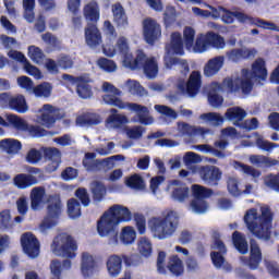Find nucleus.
<instances>
[{"label": "nucleus", "instance_id": "obj_1", "mask_svg": "<svg viewBox=\"0 0 279 279\" xmlns=\"http://www.w3.org/2000/svg\"><path fill=\"white\" fill-rule=\"evenodd\" d=\"M132 221L130 208L116 204L111 206L97 222V230L100 236H119V223Z\"/></svg>", "mask_w": 279, "mask_h": 279}, {"label": "nucleus", "instance_id": "obj_2", "mask_svg": "<svg viewBox=\"0 0 279 279\" xmlns=\"http://www.w3.org/2000/svg\"><path fill=\"white\" fill-rule=\"evenodd\" d=\"M102 90L104 93H111L102 96V101H105L107 106H114L120 110L129 108V110H132L133 112H138V122L142 125H151V123H154V118L149 117V108L136 102H123V100L119 98L121 97V90L111 83L105 82L102 84Z\"/></svg>", "mask_w": 279, "mask_h": 279}, {"label": "nucleus", "instance_id": "obj_3", "mask_svg": "<svg viewBox=\"0 0 279 279\" xmlns=\"http://www.w3.org/2000/svg\"><path fill=\"white\" fill-rule=\"evenodd\" d=\"M262 215L258 216V209L251 208L244 215V223L247 230L257 239L269 241L271 239V223L274 221V214L269 207H262Z\"/></svg>", "mask_w": 279, "mask_h": 279}, {"label": "nucleus", "instance_id": "obj_4", "mask_svg": "<svg viewBox=\"0 0 279 279\" xmlns=\"http://www.w3.org/2000/svg\"><path fill=\"white\" fill-rule=\"evenodd\" d=\"M220 19L222 23H226V25H232L235 19L238 23H241V25H245L248 23V25H254L255 27H259L262 29H268L269 32H279L278 24L263 20L260 17L247 15L245 12L241 11H230V9L225 8L222 9V15Z\"/></svg>", "mask_w": 279, "mask_h": 279}, {"label": "nucleus", "instance_id": "obj_5", "mask_svg": "<svg viewBox=\"0 0 279 279\" xmlns=\"http://www.w3.org/2000/svg\"><path fill=\"white\" fill-rule=\"evenodd\" d=\"M180 218L175 211H169L165 218L153 217L148 220V228L156 239L162 240L172 236L178 230Z\"/></svg>", "mask_w": 279, "mask_h": 279}, {"label": "nucleus", "instance_id": "obj_6", "mask_svg": "<svg viewBox=\"0 0 279 279\" xmlns=\"http://www.w3.org/2000/svg\"><path fill=\"white\" fill-rule=\"evenodd\" d=\"M46 204L47 217L39 226V230L41 232H47V230H51V228H56V226H58V219H60L62 215V209L64 208V204L62 203V196H60V194L48 195Z\"/></svg>", "mask_w": 279, "mask_h": 279}, {"label": "nucleus", "instance_id": "obj_7", "mask_svg": "<svg viewBox=\"0 0 279 279\" xmlns=\"http://www.w3.org/2000/svg\"><path fill=\"white\" fill-rule=\"evenodd\" d=\"M51 251L56 256L63 258H75L77 254V242L69 233H59L52 241Z\"/></svg>", "mask_w": 279, "mask_h": 279}, {"label": "nucleus", "instance_id": "obj_8", "mask_svg": "<svg viewBox=\"0 0 279 279\" xmlns=\"http://www.w3.org/2000/svg\"><path fill=\"white\" fill-rule=\"evenodd\" d=\"M116 49L120 56L123 57V66H125V69H131V71H136L138 62L145 60V52H143V50H138L134 59V56L130 52V44H128V38L125 37H120L117 40Z\"/></svg>", "mask_w": 279, "mask_h": 279}, {"label": "nucleus", "instance_id": "obj_9", "mask_svg": "<svg viewBox=\"0 0 279 279\" xmlns=\"http://www.w3.org/2000/svg\"><path fill=\"white\" fill-rule=\"evenodd\" d=\"M213 190L204 186L194 184L192 186V194L194 199L191 202L190 206L197 215H204L208 210V197H213Z\"/></svg>", "mask_w": 279, "mask_h": 279}, {"label": "nucleus", "instance_id": "obj_10", "mask_svg": "<svg viewBox=\"0 0 279 279\" xmlns=\"http://www.w3.org/2000/svg\"><path fill=\"white\" fill-rule=\"evenodd\" d=\"M208 47L223 49V47H226V40L223 37H221V35L214 32H208L206 35H198L194 44L195 53H204Z\"/></svg>", "mask_w": 279, "mask_h": 279}, {"label": "nucleus", "instance_id": "obj_11", "mask_svg": "<svg viewBox=\"0 0 279 279\" xmlns=\"http://www.w3.org/2000/svg\"><path fill=\"white\" fill-rule=\"evenodd\" d=\"M8 122L10 125H13L15 130H19V132H26V134L32 138H43V136H47V134H49V131L38 125L28 124L16 114L8 116Z\"/></svg>", "mask_w": 279, "mask_h": 279}, {"label": "nucleus", "instance_id": "obj_12", "mask_svg": "<svg viewBox=\"0 0 279 279\" xmlns=\"http://www.w3.org/2000/svg\"><path fill=\"white\" fill-rule=\"evenodd\" d=\"M62 80L76 86V93L81 99H90L93 97V87L84 76H73L71 74H62Z\"/></svg>", "mask_w": 279, "mask_h": 279}, {"label": "nucleus", "instance_id": "obj_13", "mask_svg": "<svg viewBox=\"0 0 279 279\" xmlns=\"http://www.w3.org/2000/svg\"><path fill=\"white\" fill-rule=\"evenodd\" d=\"M243 77H252L255 82H266L267 81V63L265 59L258 58L252 64V70L243 69L242 70Z\"/></svg>", "mask_w": 279, "mask_h": 279}, {"label": "nucleus", "instance_id": "obj_14", "mask_svg": "<svg viewBox=\"0 0 279 279\" xmlns=\"http://www.w3.org/2000/svg\"><path fill=\"white\" fill-rule=\"evenodd\" d=\"M8 57L11 58V60H15V62H20L21 64H23V69L27 73V75L35 77V80L43 78V72H40V69L33 65L29 62V60H27V57H25V54H23V52H21L19 50H10L8 52Z\"/></svg>", "mask_w": 279, "mask_h": 279}, {"label": "nucleus", "instance_id": "obj_15", "mask_svg": "<svg viewBox=\"0 0 279 279\" xmlns=\"http://www.w3.org/2000/svg\"><path fill=\"white\" fill-rule=\"evenodd\" d=\"M21 245L24 254H26L28 258H38L40 254V242L36 235L29 232L23 233L21 236Z\"/></svg>", "mask_w": 279, "mask_h": 279}, {"label": "nucleus", "instance_id": "obj_16", "mask_svg": "<svg viewBox=\"0 0 279 279\" xmlns=\"http://www.w3.org/2000/svg\"><path fill=\"white\" fill-rule=\"evenodd\" d=\"M97 158V154L95 153H86L85 154V159L83 160V167L86 168V171H101V167H104V165L106 167H108L110 165L111 160H121V158H123L122 155H116L106 159H96ZM92 160V161H90Z\"/></svg>", "mask_w": 279, "mask_h": 279}, {"label": "nucleus", "instance_id": "obj_17", "mask_svg": "<svg viewBox=\"0 0 279 279\" xmlns=\"http://www.w3.org/2000/svg\"><path fill=\"white\" fill-rule=\"evenodd\" d=\"M144 39L147 45H154L162 36V27L151 17L143 21Z\"/></svg>", "mask_w": 279, "mask_h": 279}, {"label": "nucleus", "instance_id": "obj_18", "mask_svg": "<svg viewBox=\"0 0 279 279\" xmlns=\"http://www.w3.org/2000/svg\"><path fill=\"white\" fill-rule=\"evenodd\" d=\"M198 174L208 186H218L223 172L216 166H203L198 170Z\"/></svg>", "mask_w": 279, "mask_h": 279}, {"label": "nucleus", "instance_id": "obj_19", "mask_svg": "<svg viewBox=\"0 0 279 279\" xmlns=\"http://www.w3.org/2000/svg\"><path fill=\"white\" fill-rule=\"evenodd\" d=\"M85 43L90 49L101 47L104 37L101 36V31H99L97 24H87V27L85 28Z\"/></svg>", "mask_w": 279, "mask_h": 279}, {"label": "nucleus", "instance_id": "obj_20", "mask_svg": "<svg viewBox=\"0 0 279 279\" xmlns=\"http://www.w3.org/2000/svg\"><path fill=\"white\" fill-rule=\"evenodd\" d=\"M136 69H143L146 77L154 80L158 75V61L155 57L147 58L144 53V59L137 63Z\"/></svg>", "mask_w": 279, "mask_h": 279}, {"label": "nucleus", "instance_id": "obj_21", "mask_svg": "<svg viewBox=\"0 0 279 279\" xmlns=\"http://www.w3.org/2000/svg\"><path fill=\"white\" fill-rule=\"evenodd\" d=\"M226 56L230 62H241L242 60L254 58L256 56V49L233 48L227 51Z\"/></svg>", "mask_w": 279, "mask_h": 279}, {"label": "nucleus", "instance_id": "obj_22", "mask_svg": "<svg viewBox=\"0 0 279 279\" xmlns=\"http://www.w3.org/2000/svg\"><path fill=\"white\" fill-rule=\"evenodd\" d=\"M223 62H226L225 56H218L209 59L204 66L205 77H213L217 75L223 69Z\"/></svg>", "mask_w": 279, "mask_h": 279}, {"label": "nucleus", "instance_id": "obj_23", "mask_svg": "<svg viewBox=\"0 0 279 279\" xmlns=\"http://www.w3.org/2000/svg\"><path fill=\"white\" fill-rule=\"evenodd\" d=\"M202 88V73L199 71H192L185 85V90L189 97H195Z\"/></svg>", "mask_w": 279, "mask_h": 279}, {"label": "nucleus", "instance_id": "obj_24", "mask_svg": "<svg viewBox=\"0 0 279 279\" xmlns=\"http://www.w3.org/2000/svg\"><path fill=\"white\" fill-rule=\"evenodd\" d=\"M263 260V252H260V246L256 243V241H251V253L250 257L245 263L248 269L256 270Z\"/></svg>", "mask_w": 279, "mask_h": 279}, {"label": "nucleus", "instance_id": "obj_25", "mask_svg": "<svg viewBox=\"0 0 279 279\" xmlns=\"http://www.w3.org/2000/svg\"><path fill=\"white\" fill-rule=\"evenodd\" d=\"M83 15L85 21L96 25L99 22L101 13L99 11V4L96 1L88 2L83 8Z\"/></svg>", "mask_w": 279, "mask_h": 279}, {"label": "nucleus", "instance_id": "obj_26", "mask_svg": "<svg viewBox=\"0 0 279 279\" xmlns=\"http://www.w3.org/2000/svg\"><path fill=\"white\" fill-rule=\"evenodd\" d=\"M169 186H178L172 190L171 197L174 202H184L189 199V186L180 180H171Z\"/></svg>", "mask_w": 279, "mask_h": 279}, {"label": "nucleus", "instance_id": "obj_27", "mask_svg": "<svg viewBox=\"0 0 279 279\" xmlns=\"http://www.w3.org/2000/svg\"><path fill=\"white\" fill-rule=\"evenodd\" d=\"M219 90H221V84L211 83L207 93L208 104L211 108H220V106H223V96L219 95Z\"/></svg>", "mask_w": 279, "mask_h": 279}, {"label": "nucleus", "instance_id": "obj_28", "mask_svg": "<svg viewBox=\"0 0 279 279\" xmlns=\"http://www.w3.org/2000/svg\"><path fill=\"white\" fill-rule=\"evenodd\" d=\"M111 10L113 14V21L117 27H128V25H130L128 21V14H125V9L123 8V4H121V2L112 4Z\"/></svg>", "mask_w": 279, "mask_h": 279}, {"label": "nucleus", "instance_id": "obj_29", "mask_svg": "<svg viewBox=\"0 0 279 279\" xmlns=\"http://www.w3.org/2000/svg\"><path fill=\"white\" fill-rule=\"evenodd\" d=\"M95 269H97V262H95V258L93 257V255L88 253H83L81 271L84 278H90V276L95 274Z\"/></svg>", "mask_w": 279, "mask_h": 279}, {"label": "nucleus", "instance_id": "obj_30", "mask_svg": "<svg viewBox=\"0 0 279 279\" xmlns=\"http://www.w3.org/2000/svg\"><path fill=\"white\" fill-rule=\"evenodd\" d=\"M13 183L16 189L25 190L38 184V179L32 174L20 173L13 178Z\"/></svg>", "mask_w": 279, "mask_h": 279}, {"label": "nucleus", "instance_id": "obj_31", "mask_svg": "<svg viewBox=\"0 0 279 279\" xmlns=\"http://www.w3.org/2000/svg\"><path fill=\"white\" fill-rule=\"evenodd\" d=\"M90 193H92L93 202L95 204H99V202H104V198L108 193V190L106 189V185L101 181H94L90 184Z\"/></svg>", "mask_w": 279, "mask_h": 279}, {"label": "nucleus", "instance_id": "obj_32", "mask_svg": "<svg viewBox=\"0 0 279 279\" xmlns=\"http://www.w3.org/2000/svg\"><path fill=\"white\" fill-rule=\"evenodd\" d=\"M123 267V259L118 255H111L107 259V269L111 278H117L121 274Z\"/></svg>", "mask_w": 279, "mask_h": 279}, {"label": "nucleus", "instance_id": "obj_33", "mask_svg": "<svg viewBox=\"0 0 279 279\" xmlns=\"http://www.w3.org/2000/svg\"><path fill=\"white\" fill-rule=\"evenodd\" d=\"M45 199V187L37 186L31 191V208L32 210H40Z\"/></svg>", "mask_w": 279, "mask_h": 279}, {"label": "nucleus", "instance_id": "obj_34", "mask_svg": "<svg viewBox=\"0 0 279 279\" xmlns=\"http://www.w3.org/2000/svg\"><path fill=\"white\" fill-rule=\"evenodd\" d=\"M9 107L11 110H15V112H19L20 114H25V112L29 109L27 101L25 100V96L23 95L11 97L9 99Z\"/></svg>", "mask_w": 279, "mask_h": 279}, {"label": "nucleus", "instance_id": "obj_35", "mask_svg": "<svg viewBox=\"0 0 279 279\" xmlns=\"http://www.w3.org/2000/svg\"><path fill=\"white\" fill-rule=\"evenodd\" d=\"M0 149L7 154H19V150L23 149V144L19 140L4 138L0 141Z\"/></svg>", "mask_w": 279, "mask_h": 279}, {"label": "nucleus", "instance_id": "obj_36", "mask_svg": "<svg viewBox=\"0 0 279 279\" xmlns=\"http://www.w3.org/2000/svg\"><path fill=\"white\" fill-rule=\"evenodd\" d=\"M170 51L175 56H184V40L182 34L174 32L171 34Z\"/></svg>", "mask_w": 279, "mask_h": 279}, {"label": "nucleus", "instance_id": "obj_37", "mask_svg": "<svg viewBox=\"0 0 279 279\" xmlns=\"http://www.w3.org/2000/svg\"><path fill=\"white\" fill-rule=\"evenodd\" d=\"M210 130L204 129L202 126H193L189 123L183 122L181 124V133L184 136H206Z\"/></svg>", "mask_w": 279, "mask_h": 279}, {"label": "nucleus", "instance_id": "obj_38", "mask_svg": "<svg viewBox=\"0 0 279 279\" xmlns=\"http://www.w3.org/2000/svg\"><path fill=\"white\" fill-rule=\"evenodd\" d=\"M232 241L235 250L240 254H247L250 246L247 245V240H245V236L239 231H234L232 233Z\"/></svg>", "mask_w": 279, "mask_h": 279}, {"label": "nucleus", "instance_id": "obj_39", "mask_svg": "<svg viewBox=\"0 0 279 279\" xmlns=\"http://www.w3.org/2000/svg\"><path fill=\"white\" fill-rule=\"evenodd\" d=\"M75 123L76 125H80V128H86V125H99L101 120H99V117L96 114L84 113L76 117Z\"/></svg>", "mask_w": 279, "mask_h": 279}, {"label": "nucleus", "instance_id": "obj_40", "mask_svg": "<svg viewBox=\"0 0 279 279\" xmlns=\"http://www.w3.org/2000/svg\"><path fill=\"white\" fill-rule=\"evenodd\" d=\"M168 269L173 276H182V274H184V265L182 264V259H180L178 255H172L168 264Z\"/></svg>", "mask_w": 279, "mask_h": 279}, {"label": "nucleus", "instance_id": "obj_41", "mask_svg": "<svg viewBox=\"0 0 279 279\" xmlns=\"http://www.w3.org/2000/svg\"><path fill=\"white\" fill-rule=\"evenodd\" d=\"M33 94L35 97H44L45 99L51 97L53 86L50 83L44 82L37 86H33Z\"/></svg>", "mask_w": 279, "mask_h": 279}, {"label": "nucleus", "instance_id": "obj_42", "mask_svg": "<svg viewBox=\"0 0 279 279\" xmlns=\"http://www.w3.org/2000/svg\"><path fill=\"white\" fill-rule=\"evenodd\" d=\"M68 215L71 219L82 217V204L77 198H70L68 201Z\"/></svg>", "mask_w": 279, "mask_h": 279}, {"label": "nucleus", "instance_id": "obj_43", "mask_svg": "<svg viewBox=\"0 0 279 279\" xmlns=\"http://www.w3.org/2000/svg\"><path fill=\"white\" fill-rule=\"evenodd\" d=\"M225 117H227L229 121H243V119L247 117V112L241 107H232L227 110Z\"/></svg>", "mask_w": 279, "mask_h": 279}, {"label": "nucleus", "instance_id": "obj_44", "mask_svg": "<svg viewBox=\"0 0 279 279\" xmlns=\"http://www.w3.org/2000/svg\"><path fill=\"white\" fill-rule=\"evenodd\" d=\"M24 19L27 23H34L36 14L34 8H36V0H23Z\"/></svg>", "mask_w": 279, "mask_h": 279}, {"label": "nucleus", "instance_id": "obj_45", "mask_svg": "<svg viewBox=\"0 0 279 279\" xmlns=\"http://www.w3.org/2000/svg\"><path fill=\"white\" fill-rule=\"evenodd\" d=\"M252 165H260L262 167H276L278 159H272L263 155H253L250 158Z\"/></svg>", "mask_w": 279, "mask_h": 279}, {"label": "nucleus", "instance_id": "obj_46", "mask_svg": "<svg viewBox=\"0 0 279 279\" xmlns=\"http://www.w3.org/2000/svg\"><path fill=\"white\" fill-rule=\"evenodd\" d=\"M126 185L129 189H134V191H145V179L141 174H133L126 180Z\"/></svg>", "mask_w": 279, "mask_h": 279}, {"label": "nucleus", "instance_id": "obj_47", "mask_svg": "<svg viewBox=\"0 0 279 279\" xmlns=\"http://www.w3.org/2000/svg\"><path fill=\"white\" fill-rule=\"evenodd\" d=\"M137 250L141 256H144V258H149V256H151V252H154V248L151 247V242L147 238H141L138 240Z\"/></svg>", "mask_w": 279, "mask_h": 279}, {"label": "nucleus", "instance_id": "obj_48", "mask_svg": "<svg viewBox=\"0 0 279 279\" xmlns=\"http://www.w3.org/2000/svg\"><path fill=\"white\" fill-rule=\"evenodd\" d=\"M183 43H184L185 49H193V45H195V28L191 26L184 27Z\"/></svg>", "mask_w": 279, "mask_h": 279}, {"label": "nucleus", "instance_id": "obj_49", "mask_svg": "<svg viewBox=\"0 0 279 279\" xmlns=\"http://www.w3.org/2000/svg\"><path fill=\"white\" fill-rule=\"evenodd\" d=\"M199 119H202V121H206L207 123H211V125H223V117L216 112L203 113L199 116Z\"/></svg>", "mask_w": 279, "mask_h": 279}, {"label": "nucleus", "instance_id": "obj_50", "mask_svg": "<svg viewBox=\"0 0 279 279\" xmlns=\"http://www.w3.org/2000/svg\"><path fill=\"white\" fill-rule=\"evenodd\" d=\"M97 66L106 73H114L117 71V62L104 57L97 60Z\"/></svg>", "mask_w": 279, "mask_h": 279}, {"label": "nucleus", "instance_id": "obj_51", "mask_svg": "<svg viewBox=\"0 0 279 279\" xmlns=\"http://www.w3.org/2000/svg\"><path fill=\"white\" fill-rule=\"evenodd\" d=\"M121 241L124 245H130L133 241H136V231L134 228L125 227L121 233Z\"/></svg>", "mask_w": 279, "mask_h": 279}, {"label": "nucleus", "instance_id": "obj_52", "mask_svg": "<svg viewBox=\"0 0 279 279\" xmlns=\"http://www.w3.org/2000/svg\"><path fill=\"white\" fill-rule=\"evenodd\" d=\"M28 57L35 62V64H40V62L45 60V52H43V49H40L39 47L29 46Z\"/></svg>", "mask_w": 279, "mask_h": 279}, {"label": "nucleus", "instance_id": "obj_53", "mask_svg": "<svg viewBox=\"0 0 279 279\" xmlns=\"http://www.w3.org/2000/svg\"><path fill=\"white\" fill-rule=\"evenodd\" d=\"M252 80H254L252 76H242L240 80L239 86L243 95H250L254 90V81Z\"/></svg>", "mask_w": 279, "mask_h": 279}, {"label": "nucleus", "instance_id": "obj_54", "mask_svg": "<svg viewBox=\"0 0 279 279\" xmlns=\"http://www.w3.org/2000/svg\"><path fill=\"white\" fill-rule=\"evenodd\" d=\"M57 62H58L59 69H62L63 71H68V69H73V64H75V62L73 61V58L64 53H61L57 58Z\"/></svg>", "mask_w": 279, "mask_h": 279}, {"label": "nucleus", "instance_id": "obj_55", "mask_svg": "<svg viewBox=\"0 0 279 279\" xmlns=\"http://www.w3.org/2000/svg\"><path fill=\"white\" fill-rule=\"evenodd\" d=\"M12 229V216L10 210L4 209L0 213V230H10Z\"/></svg>", "mask_w": 279, "mask_h": 279}, {"label": "nucleus", "instance_id": "obj_56", "mask_svg": "<svg viewBox=\"0 0 279 279\" xmlns=\"http://www.w3.org/2000/svg\"><path fill=\"white\" fill-rule=\"evenodd\" d=\"M129 82V90L132 93V95H138V97H143L144 95H147V90H145V87L141 85L138 81H128Z\"/></svg>", "mask_w": 279, "mask_h": 279}, {"label": "nucleus", "instance_id": "obj_57", "mask_svg": "<svg viewBox=\"0 0 279 279\" xmlns=\"http://www.w3.org/2000/svg\"><path fill=\"white\" fill-rule=\"evenodd\" d=\"M40 160H43V153H40V150L36 148H32L26 154V162H28L29 165H38Z\"/></svg>", "mask_w": 279, "mask_h": 279}, {"label": "nucleus", "instance_id": "obj_58", "mask_svg": "<svg viewBox=\"0 0 279 279\" xmlns=\"http://www.w3.org/2000/svg\"><path fill=\"white\" fill-rule=\"evenodd\" d=\"M75 197L80 199L83 206H90V196L88 195V191L86 190V187H78L75 191Z\"/></svg>", "mask_w": 279, "mask_h": 279}, {"label": "nucleus", "instance_id": "obj_59", "mask_svg": "<svg viewBox=\"0 0 279 279\" xmlns=\"http://www.w3.org/2000/svg\"><path fill=\"white\" fill-rule=\"evenodd\" d=\"M256 146L258 147V149H262L263 151H271L279 147V144L259 137L256 140Z\"/></svg>", "mask_w": 279, "mask_h": 279}, {"label": "nucleus", "instance_id": "obj_60", "mask_svg": "<svg viewBox=\"0 0 279 279\" xmlns=\"http://www.w3.org/2000/svg\"><path fill=\"white\" fill-rule=\"evenodd\" d=\"M155 110H157L159 114H163V117L178 119V112H175V110H173L171 107H167L165 105H155Z\"/></svg>", "mask_w": 279, "mask_h": 279}, {"label": "nucleus", "instance_id": "obj_61", "mask_svg": "<svg viewBox=\"0 0 279 279\" xmlns=\"http://www.w3.org/2000/svg\"><path fill=\"white\" fill-rule=\"evenodd\" d=\"M227 189L230 195H233L234 197H239V195H241V190L239 189V180L235 178L228 179Z\"/></svg>", "mask_w": 279, "mask_h": 279}, {"label": "nucleus", "instance_id": "obj_62", "mask_svg": "<svg viewBox=\"0 0 279 279\" xmlns=\"http://www.w3.org/2000/svg\"><path fill=\"white\" fill-rule=\"evenodd\" d=\"M266 186L279 193V173L278 174H268L265 180Z\"/></svg>", "mask_w": 279, "mask_h": 279}, {"label": "nucleus", "instance_id": "obj_63", "mask_svg": "<svg viewBox=\"0 0 279 279\" xmlns=\"http://www.w3.org/2000/svg\"><path fill=\"white\" fill-rule=\"evenodd\" d=\"M210 258L213 262L214 267H216V269H221L222 265L226 264V257H223V253L221 252H211L210 253Z\"/></svg>", "mask_w": 279, "mask_h": 279}, {"label": "nucleus", "instance_id": "obj_64", "mask_svg": "<svg viewBox=\"0 0 279 279\" xmlns=\"http://www.w3.org/2000/svg\"><path fill=\"white\" fill-rule=\"evenodd\" d=\"M41 40H44L46 45H49L53 49H58V47H60V41L58 40V37H56L50 32H47L46 34L41 35Z\"/></svg>", "mask_w": 279, "mask_h": 279}]
</instances>
